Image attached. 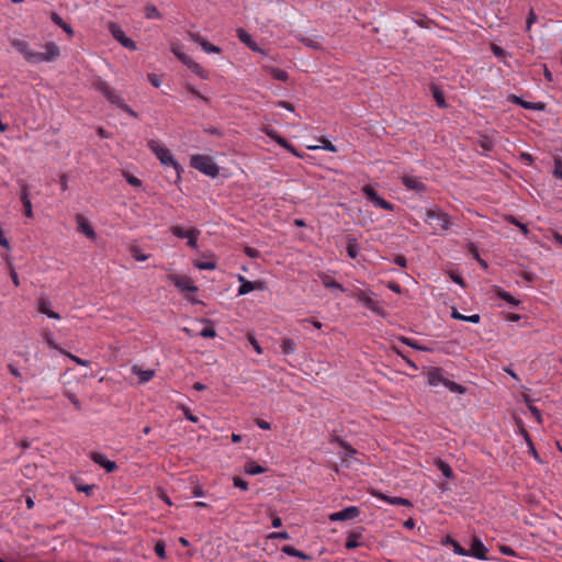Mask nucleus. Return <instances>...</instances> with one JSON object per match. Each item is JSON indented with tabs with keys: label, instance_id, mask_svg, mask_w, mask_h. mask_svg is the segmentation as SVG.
<instances>
[{
	"label": "nucleus",
	"instance_id": "obj_44",
	"mask_svg": "<svg viewBox=\"0 0 562 562\" xmlns=\"http://www.w3.org/2000/svg\"><path fill=\"white\" fill-rule=\"evenodd\" d=\"M180 409L182 411V413H183L184 417H186L188 420H190L191 423L196 424V423L199 422V417H198V416H195V415H193V414L191 413V411H190V408H189V407H187V406H181V407H180Z\"/></svg>",
	"mask_w": 562,
	"mask_h": 562
},
{
	"label": "nucleus",
	"instance_id": "obj_23",
	"mask_svg": "<svg viewBox=\"0 0 562 562\" xmlns=\"http://www.w3.org/2000/svg\"><path fill=\"white\" fill-rule=\"evenodd\" d=\"M262 289H263L262 282H251L248 280L239 285L237 295L238 296L246 295L254 290H262Z\"/></svg>",
	"mask_w": 562,
	"mask_h": 562
},
{
	"label": "nucleus",
	"instance_id": "obj_37",
	"mask_svg": "<svg viewBox=\"0 0 562 562\" xmlns=\"http://www.w3.org/2000/svg\"><path fill=\"white\" fill-rule=\"evenodd\" d=\"M194 267L199 270H214L216 269V262L214 260H195Z\"/></svg>",
	"mask_w": 562,
	"mask_h": 562
},
{
	"label": "nucleus",
	"instance_id": "obj_10",
	"mask_svg": "<svg viewBox=\"0 0 562 562\" xmlns=\"http://www.w3.org/2000/svg\"><path fill=\"white\" fill-rule=\"evenodd\" d=\"M105 98L112 103V104H115L116 106H119L120 109H122L124 112H126L127 114H130L131 116L133 117H136L137 116V113L131 109L124 101L123 97L114 89H112L110 91V93H108L105 95Z\"/></svg>",
	"mask_w": 562,
	"mask_h": 562
},
{
	"label": "nucleus",
	"instance_id": "obj_27",
	"mask_svg": "<svg viewBox=\"0 0 562 562\" xmlns=\"http://www.w3.org/2000/svg\"><path fill=\"white\" fill-rule=\"evenodd\" d=\"M321 280H322L323 285L326 289L338 290L340 292L345 291L342 284H340L339 282H337L336 280H334L333 278H330L328 276L322 274Z\"/></svg>",
	"mask_w": 562,
	"mask_h": 562
},
{
	"label": "nucleus",
	"instance_id": "obj_24",
	"mask_svg": "<svg viewBox=\"0 0 562 562\" xmlns=\"http://www.w3.org/2000/svg\"><path fill=\"white\" fill-rule=\"evenodd\" d=\"M357 301L359 303H361L364 307H367L368 310L372 311V312H375L378 313L379 312V308H378V305L376 303L373 301L372 297H370L367 293H364L363 291H360L357 295Z\"/></svg>",
	"mask_w": 562,
	"mask_h": 562
},
{
	"label": "nucleus",
	"instance_id": "obj_31",
	"mask_svg": "<svg viewBox=\"0 0 562 562\" xmlns=\"http://www.w3.org/2000/svg\"><path fill=\"white\" fill-rule=\"evenodd\" d=\"M266 469L255 461H249L245 464V472L249 475H257L263 473Z\"/></svg>",
	"mask_w": 562,
	"mask_h": 562
},
{
	"label": "nucleus",
	"instance_id": "obj_41",
	"mask_svg": "<svg viewBox=\"0 0 562 562\" xmlns=\"http://www.w3.org/2000/svg\"><path fill=\"white\" fill-rule=\"evenodd\" d=\"M437 465H438V469L441 471V473H442V475L445 477L450 479L452 476L453 472H452L451 467L448 463L439 460L437 462Z\"/></svg>",
	"mask_w": 562,
	"mask_h": 562
},
{
	"label": "nucleus",
	"instance_id": "obj_6",
	"mask_svg": "<svg viewBox=\"0 0 562 562\" xmlns=\"http://www.w3.org/2000/svg\"><path fill=\"white\" fill-rule=\"evenodd\" d=\"M109 31L114 40H116L122 46L128 49H136L135 42L127 37L125 32L121 29V26L116 23L109 24Z\"/></svg>",
	"mask_w": 562,
	"mask_h": 562
},
{
	"label": "nucleus",
	"instance_id": "obj_18",
	"mask_svg": "<svg viewBox=\"0 0 562 562\" xmlns=\"http://www.w3.org/2000/svg\"><path fill=\"white\" fill-rule=\"evenodd\" d=\"M237 37L243 44H245L252 52L263 54V50L257 45L256 42H254L251 35L244 29L237 30Z\"/></svg>",
	"mask_w": 562,
	"mask_h": 562
},
{
	"label": "nucleus",
	"instance_id": "obj_1",
	"mask_svg": "<svg viewBox=\"0 0 562 562\" xmlns=\"http://www.w3.org/2000/svg\"><path fill=\"white\" fill-rule=\"evenodd\" d=\"M11 45L31 64L52 63L60 56V48L55 42H47L44 52H34L22 40H13Z\"/></svg>",
	"mask_w": 562,
	"mask_h": 562
},
{
	"label": "nucleus",
	"instance_id": "obj_20",
	"mask_svg": "<svg viewBox=\"0 0 562 562\" xmlns=\"http://www.w3.org/2000/svg\"><path fill=\"white\" fill-rule=\"evenodd\" d=\"M513 101L516 104H519L521 108L526 110H533V111H543L544 110V103L542 102H529L522 100L520 97L513 95Z\"/></svg>",
	"mask_w": 562,
	"mask_h": 562
},
{
	"label": "nucleus",
	"instance_id": "obj_50",
	"mask_svg": "<svg viewBox=\"0 0 562 562\" xmlns=\"http://www.w3.org/2000/svg\"><path fill=\"white\" fill-rule=\"evenodd\" d=\"M537 21V15L535 11L531 9L528 13L527 21H526V30L529 31L532 26V24Z\"/></svg>",
	"mask_w": 562,
	"mask_h": 562
},
{
	"label": "nucleus",
	"instance_id": "obj_13",
	"mask_svg": "<svg viewBox=\"0 0 562 562\" xmlns=\"http://www.w3.org/2000/svg\"><path fill=\"white\" fill-rule=\"evenodd\" d=\"M364 529L362 527L356 528L347 533V541L345 543L346 549H355L363 544Z\"/></svg>",
	"mask_w": 562,
	"mask_h": 562
},
{
	"label": "nucleus",
	"instance_id": "obj_29",
	"mask_svg": "<svg viewBox=\"0 0 562 562\" xmlns=\"http://www.w3.org/2000/svg\"><path fill=\"white\" fill-rule=\"evenodd\" d=\"M431 92H432L434 99L436 100L437 105L441 109L446 108L447 103L445 100L443 91L439 87L432 86Z\"/></svg>",
	"mask_w": 562,
	"mask_h": 562
},
{
	"label": "nucleus",
	"instance_id": "obj_42",
	"mask_svg": "<svg viewBox=\"0 0 562 562\" xmlns=\"http://www.w3.org/2000/svg\"><path fill=\"white\" fill-rule=\"evenodd\" d=\"M97 89L105 97L113 89L106 81L99 80L95 82Z\"/></svg>",
	"mask_w": 562,
	"mask_h": 562
},
{
	"label": "nucleus",
	"instance_id": "obj_21",
	"mask_svg": "<svg viewBox=\"0 0 562 562\" xmlns=\"http://www.w3.org/2000/svg\"><path fill=\"white\" fill-rule=\"evenodd\" d=\"M132 372L138 376L139 383H146L155 376V370H153V369L144 370V369L139 368L138 366H133Z\"/></svg>",
	"mask_w": 562,
	"mask_h": 562
},
{
	"label": "nucleus",
	"instance_id": "obj_32",
	"mask_svg": "<svg viewBox=\"0 0 562 562\" xmlns=\"http://www.w3.org/2000/svg\"><path fill=\"white\" fill-rule=\"evenodd\" d=\"M281 551L288 555H291V557H296L299 559H302V560H308L310 557L304 553L303 551H300L291 546H284Z\"/></svg>",
	"mask_w": 562,
	"mask_h": 562
},
{
	"label": "nucleus",
	"instance_id": "obj_26",
	"mask_svg": "<svg viewBox=\"0 0 562 562\" xmlns=\"http://www.w3.org/2000/svg\"><path fill=\"white\" fill-rule=\"evenodd\" d=\"M50 303L45 300L41 299L38 302V310L41 313L45 314L49 318L59 319L60 315L54 311L50 310Z\"/></svg>",
	"mask_w": 562,
	"mask_h": 562
},
{
	"label": "nucleus",
	"instance_id": "obj_46",
	"mask_svg": "<svg viewBox=\"0 0 562 562\" xmlns=\"http://www.w3.org/2000/svg\"><path fill=\"white\" fill-rule=\"evenodd\" d=\"M452 546H453V551L456 554L461 555V557L469 555L468 550H465L459 542L452 541Z\"/></svg>",
	"mask_w": 562,
	"mask_h": 562
},
{
	"label": "nucleus",
	"instance_id": "obj_55",
	"mask_svg": "<svg viewBox=\"0 0 562 562\" xmlns=\"http://www.w3.org/2000/svg\"><path fill=\"white\" fill-rule=\"evenodd\" d=\"M172 53L178 57V59L180 61H184L186 59H188L189 55H187L186 53L181 52L180 48L178 46H175L172 47Z\"/></svg>",
	"mask_w": 562,
	"mask_h": 562
},
{
	"label": "nucleus",
	"instance_id": "obj_15",
	"mask_svg": "<svg viewBox=\"0 0 562 562\" xmlns=\"http://www.w3.org/2000/svg\"><path fill=\"white\" fill-rule=\"evenodd\" d=\"M20 199H21V202H22L23 207H24V215L26 217L32 218L33 215H34L33 214V207H32V202H31V198H30L29 184H26L25 182L21 183V195H20Z\"/></svg>",
	"mask_w": 562,
	"mask_h": 562
},
{
	"label": "nucleus",
	"instance_id": "obj_28",
	"mask_svg": "<svg viewBox=\"0 0 562 562\" xmlns=\"http://www.w3.org/2000/svg\"><path fill=\"white\" fill-rule=\"evenodd\" d=\"M381 499L391 505L412 506L411 501L403 497L381 495Z\"/></svg>",
	"mask_w": 562,
	"mask_h": 562
},
{
	"label": "nucleus",
	"instance_id": "obj_61",
	"mask_svg": "<svg viewBox=\"0 0 562 562\" xmlns=\"http://www.w3.org/2000/svg\"><path fill=\"white\" fill-rule=\"evenodd\" d=\"M256 425L260 428V429H263V430H268L271 428V425L269 422L267 420H263V419H257L256 420Z\"/></svg>",
	"mask_w": 562,
	"mask_h": 562
},
{
	"label": "nucleus",
	"instance_id": "obj_7",
	"mask_svg": "<svg viewBox=\"0 0 562 562\" xmlns=\"http://www.w3.org/2000/svg\"><path fill=\"white\" fill-rule=\"evenodd\" d=\"M362 191H363V194L366 195V198L374 206L382 209V210H386V211L393 210V205L389 201L381 198L372 187L366 186V187H363Z\"/></svg>",
	"mask_w": 562,
	"mask_h": 562
},
{
	"label": "nucleus",
	"instance_id": "obj_40",
	"mask_svg": "<svg viewBox=\"0 0 562 562\" xmlns=\"http://www.w3.org/2000/svg\"><path fill=\"white\" fill-rule=\"evenodd\" d=\"M270 72H271V76L279 81L285 82L289 79V74L282 69L272 68Z\"/></svg>",
	"mask_w": 562,
	"mask_h": 562
},
{
	"label": "nucleus",
	"instance_id": "obj_64",
	"mask_svg": "<svg viewBox=\"0 0 562 562\" xmlns=\"http://www.w3.org/2000/svg\"><path fill=\"white\" fill-rule=\"evenodd\" d=\"M183 64H184V65H186V66H187L191 71H192V70L196 67V65H198V63H196V61H194L190 56L188 57V59H186V60L183 61Z\"/></svg>",
	"mask_w": 562,
	"mask_h": 562
},
{
	"label": "nucleus",
	"instance_id": "obj_60",
	"mask_svg": "<svg viewBox=\"0 0 562 562\" xmlns=\"http://www.w3.org/2000/svg\"><path fill=\"white\" fill-rule=\"evenodd\" d=\"M76 488L79 491V492H83L86 493L87 495L91 494V492L93 491L94 486L93 485H76Z\"/></svg>",
	"mask_w": 562,
	"mask_h": 562
},
{
	"label": "nucleus",
	"instance_id": "obj_63",
	"mask_svg": "<svg viewBox=\"0 0 562 562\" xmlns=\"http://www.w3.org/2000/svg\"><path fill=\"white\" fill-rule=\"evenodd\" d=\"M492 52H493V53H494V55H495V56H497V57H503V56H505V50H504L502 47H499V46H497V45H494V44L492 45Z\"/></svg>",
	"mask_w": 562,
	"mask_h": 562
},
{
	"label": "nucleus",
	"instance_id": "obj_35",
	"mask_svg": "<svg viewBox=\"0 0 562 562\" xmlns=\"http://www.w3.org/2000/svg\"><path fill=\"white\" fill-rule=\"evenodd\" d=\"M497 296L513 306H517L519 304V301L505 290L498 289Z\"/></svg>",
	"mask_w": 562,
	"mask_h": 562
},
{
	"label": "nucleus",
	"instance_id": "obj_48",
	"mask_svg": "<svg viewBox=\"0 0 562 562\" xmlns=\"http://www.w3.org/2000/svg\"><path fill=\"white\" fill-rule=\"evenodd\" d=\"M276 142L281 145L283 148H286L288 150L292 151L294 155H297L294 147L283 137L279 136Z\"/></svg>",
	"mask_w": 562,
	"mask_h": 562
},
{
	"label": "nucleus",
	"instance_id": "obj_57",
	"mask_svg": "<svg viewBox=\"0 0 562 562\" xmlns=\"http://www.w3.org/2000/svg\"><path fill=\"white\" fill-rule=\"evenodd\" d=\"M196 76H199L202 79L207 78V72L198 64L196 67L192 70Z\"/></svg>",
	"mask_w": 562,
	"mask_h": 562
},
{
	"label": "nucleus",
	"instance_id": "obj_62",
	"mask_svg": "<svg viewBox=\"0 0 562 562\" xmlns=\"http://www.w3.org/2000/svg\"><path fill=\"white\" fill-rule=\"evenodd\" d=\"M60 188L63 191H66L68 189V177L67 175H61L59 178Z\"/></svg>",
	"mask_w": 562,
	"mask_h": 562
},
{
	"label": "nucleus",
	"instance_id": "obj_34",
	"mask_svg": "<svg viewBox=\"0 0 562 562\" xmlns=\"http://www.w3.org/2000/svg\"><path fill=\"white\" fill-rule=\"evenodd\" d=\"M319 143H321L319 145L310 146L308 148L310 149H325V150H328V151H331V153H336L337 151L336 146L331 142H329L328 139L321 138Z\"/></svg>",
	"mask_w": 562,
	"mask_h": 562
},
{
	"label": "nucleus",
	"instance_id": "obj_59",
	"mask_svg": "<svg viewBox=\"0 0 562 562\" xmlns=\"http://www.w3.org/2000/svg\"><path fill=\"white\" fill-rule=\"evenodd\" d=\"M66 395L77 409H81V403L76 395L71 393H67Z\"/></svg>",
	"mask_w": 562,
	"mask_h": 562
},
{
	"label": "nucleus",
	"instance_id": "obj_22",
	"mask_svg": "<svg viewBox=\"0 0 562 562\" xmlns=\"http://www.w3.org/2000/svg\"><path fill=\"white\" fill-rule=\"evenodd\" d=\"M296 38L305 46L313 49H322V37L319 36H306L297 35Z\"/></svg>",
	"mask_w": 562,
	"mask_h": 562
},
{
	"label": "nucleus",
	"instance_id": "obj_8",
	"mask_svg": "<svg viewBox=\"0 0 562 562\" xmlns=\"http://www.w3.org/2000/svg\"><path fill=\"white\" fill-rule=\"evenodd\" d=\"M360 515V509L357 506H349L339 512L329 515L330 521H344L357 518Z\"/></svg>",
	"mask_w": 562,
	"mask_h": 562
},
{
	"label": "nucleus",
	"instance_id": "obj_38",
	"mask_svg": "<svg viewBox=\"0 0 562 562\" xmlns=\"http://www.w3.org/2000/svg\"><path fill=\"white\" fill-rule=\"evenodd\" d=\"M445 386L452 393L464 394L467 389L449 379H447Z\"/></svg>",
	"mask_w": 562,
	"mask_h": 562
},
{
	"label": "nucleus",
	"instance_id": "obj_49",
	"mask_svg": "<svg viewBox=\"0 0 562 562\" xmlns=\"http://www.w3.org/2000/svg\"><path fill=\"white\" fill-rule=\"evenodd\" d=\"M186 88H187V90H188V92H189L190 94H192V95H194V97H196V98L201 99V100H202V101H204V102H207V101H209V99H207V98H205V97H203V95H202V94H201V93H200V92L194 88V86H192V85L188 83Z\"/></svg>",
	"mask_w": 562,
	"mask_h": 562
},
{
	"label": "nucleus",
	"instance_id": "obj_33",
	"mask_svg": "<svg viewBox=\"0 0 562 562\" xmlns=\"http://www.w3.org/2000/svg\"><path fill=\"white\" fill-rule=\"evenodd\" d=\"M296 344L291 338H284L281 344V351L283 355H293L295 352Z\"/></svg>",
	"mask_w": 562,
	"mask_h": 562
},
{
	"label": "nucleus",
	"instance_id": "obj_17",
	"mask_svg": "<svg viewBox=\"0 0 562 562\" xmlns=\"http://www.w3.org/2000/svg\"><path fill=\"white\" fill-rule=\"evenodd\" d=\"M468 552H469V555L474 557L479 560H487L486 548L483 544V542L477 538L472 539V542H471V546H470V549L468 550Z\"/></svg>",
	"mask_w": 562,
	"mask_h": 562
},
{
	"label": "nucleus",
	"instance_id": "obj_54",
	"mask_svg": "<svg viewBox=\"0 0 562 562\" xmlns=\"http://www.w3.org/2000/svg\"><path fill=\"white\" fill-rule=\"evenodd\" d=\"M155 552L156 554L164 559L166 557V551H165V543L161 542V541H158L156 544H155Z\"/></svg>",
	"mask_w": 562,
	"mask_h": 562
},
{
	"label": "nucleus",
	"instance_id": "obj_12",
	"mask_svg": "<svg viewBox=\"0 0 562 562\" xmlns=\"http://www.w3.org/2000/svg\"><path fill=\"white\" fill-rule=\"evenodd\" d=\"M189 37L192 42L199 44L203 50L207 54H218L221 53V48L216 45L209 43L204 37H202L199 33L189 32Z\"/></svg>",
	"mask_w": 562,
	"mask_h": 562
},
{
	"label": "nucleus",
	"instance_id": "obj_16",
	"mask_svg": "<svg viewBox=\"0 0 562 562\" xmlns=\"http://www.w3.org/2000/svg\"><path fill=\"white\" fill-rule=\"evenodd\" d=\"M91 460L104 468L108 473H112L117 469V464L114 461L106 459V457L99 452H92L90 454Z\"/></svg>",
	"mask_w": 562,
	"mask_h": 562
},
{
	"label": "nucleus",
	"instance_id": "obj_51",
	"mask_svg": "<svg viewBox=\"0 0 562 562\" xmlns=\"http://www.w3.org/2000/svg\"><path fill=\"white\" fill-rule=\"evenodd\" d=\"M125 179H126L127 183L133 187H136V188L142 187L140 179H138L137 177H135L133 175H125Z\"/></svg>",
	"mask_w": 562,
	"mask_h": 562
},
{
	"label": "nucleus",
	"instance_id": "obj_11",
	"mask_svg": "<svg viewBox=\"0 0 562 562\" xmlns=\"http://www.w3.org/2000/svg\"><path fill=\"white\" fill-rule=\"evenodd\" d=\"M401 182L407 190L415 191L417 193L426 191V184L417 177L405 175L401 178Z\"/></svg>",
	"mask_w": 562,
	"mask_h": 562
},
{
	"label": "nucleus",
	"instance_id": "obj_52",
	"mask_svg": "<svg viewBox=\"0 0 562 562\" xmlns=\"http://www.w3.org/2000/svg\"><path fill=\"white\" fill-rule=\"evenodd\" d=\"M72 361H75L77 364L79 366H82V367H89L90 366V361L89 360H86V359H81L75 355H71V353H66Z\"/></svg>",
	"mask_w": 562,
	"mask_h": 562
},
{
	"label": "nucleus",
	"instance_id": "obj_9",
	"mask_svg": "<svg viewBox=\"0 0 562 562\" xmlns=\"http://www.w3.org/2000/svg\"><path fill=\"white\" fill-rule=\"evenodd\" d=\"M168 279L182 292H196L198 286L193 284L192 280L187 276L170 274Z\"/></svg>",
	"mask_w": 562,
	"mask_h": 562
},
{
	"label": "nucleus",
	"instance_id": "obj_14",
	"mask_svg": "<svg viewBox=\"0 0 562 562\" xmlns=\"http://www.w3.org/2000/svg\"><path fill=\"white\" fill-rule=\"evenodd\" d=\"M427 382L431 386L443 385L447 378L443 375V371L440 368H430L426 373Z\"/></svg>",
	"mask_w": 562,
	"mask_h": 562
},
{
	"label": "nucleus",
	"instance_id": "obj_4",
	"mask_svg": "<svg viewBox=\"0 0 562 562\" xmlns=\"http://www.w3.org/2000/svg\"><path fill=\"white\" fill-rule=\"evenodd\" d=\"M425 221L432 227L434 233L448 231L450 228V216L440 209L428 210Z\"/></svg>",
	"mask_w": 562,
	"mask_h": 562
},
{
	"label": "nucleus",
	"instance_id": "obj_39",
	"mask_svg": "<svg viewBox=\"0 0 562 562\" xmlns=\"http://www.w3.org/2000/svg\"><path fill=\"white\" fill-rule=\"evenodd\" d=\"M204 322L207 324V326L200 331V336L203 338H214L216 336V331L211 325V321L204 319Z\"/></svg>",
	"mask_w": 562,
	"mask_h": 562
},
{
	"label": "nucleus",
	"instance_id": "obj_19",
	"mask_svg": "<svg viewBox=\"0 0 562 562\" xmlns=\"http://www.w3.org/2000/svg\"><path fill=\"white\" fill-rule=\"evenodd\" d=\"M330 442L337 443L342 449L340 452L342 458H352L357 453V450L349 442L339 437H335Z\"/></svg>",
	"mask_w": 562,
	"mask_h": 562
},
{
	"label": "nucleus",
	"instance_id": "obj_56",
	"mask_svg": "<svg viewBox=\"0 0 562 562\" xmlns=\"http://www.w3.org/2000/svg\"><path fill=\"white\" fill-rule=\"evenodd\" d=\"M270 539H290V536L288 532L285 531H278V532H272L270 536H269Z\"/></svg>",
	"mask_w": 562,
	"mask_h": 562
},
{
	"label": "nucleus",
	"instance_id": "obj_5",
	"mask_svg": "<svg viewBox=\"0 0 562 562\" xmlns=\"http://www.w3.org/2000/svg\"><path fill=\"white\" fill-rule=\"evenodd\" d=\"M170 231L176 237L186 239L189 247L192 249H198V238L200 235V231L198 228L186 229L179 225H176L172 226Z\"/></svg>",
	"mask_w": 562,
	"mask_h": 562
},
{
	"label": "nucleus",
	"instance_id": "obj_58",
	"mask_svg": "<svg viewBox=\"0 0 562 562\" xmlns=\"http://www.w3.org/2000/svg\"><path fill=\"white\" fill-rule=\"evenodd\" d=\"M50 20L53 21L54 24L58 25L59 27L64 24V20L61 19V16L56 13V12H53L50 14Z\"/></svg>",
	"mask_w": 562,
	"mask_h": 562
},
{
	"label": "nucleus",
	"instance_id": "obj_53",
	"mask_svg": "<svg viewBox=\"0 0 562 562\" xmlns=\"http://www.w3.org/2000/svg\"><path fill=\"white\" fill-rule=\"evenodd\" d=\"M147 79L156 88L160 87V85H161V79L156 74H148Z\"/></svg>",
	"mask_w": 562,
	"mask_h": 562
},
{
	"label": "nucleus",
	"instance_id": "obj_25",
	"mask_svg": "<svg viewBox=\"0 0 562 562\" xmlns=\"http://www.w3.org/2000/svg\"><path fill=\"white\" fill-rule=\"evenodd\" d=\"M77 222H78V231L80 233L85 234L90 239L95 238L94 229L82 216H78Z\"/></svg>",
	"mask_w": 562,
	"mask_h": 562
},
{
	"label": "nucleus",
	"instance_id": "obj_36",
	"mask_svg": "<svg viewBox=\"0 0 562 562\" xmlns=\"http://www.w3.org/2000/svg\"><path fill=\"white\" fill-rule=\"evenodd\" d=\"M145 16L146 19H161L160 12L153 3H147L145 5Z\"/></svg>",
	"mask_w": 562,
	"mask_h": 562
},
{
	"label": "nucleus",
	"instance_id": "obj_47",
	"mask_svg": "<svg viewBox=\"0 0 562 562\" xmlns=\"http://www.w3.org/2000/svg\"><path fill=\"white\" fill-rule=\"evenodd\" d=\"M233 482H234V486L235 487L240 488L243 491H247L248 490V483L244 479H241L239 476H235L233 479Z\"/></svg>",
	"mask_w": 562,
	"mask_h": 562
},
{
	"label": "nucleus",
	"instance_id": "obj_43",
	"mask_svg": "<svg viewBox=\"0 0 562 562\" xmlns=\"http://www.w3.org/2000/svg\"><path fill=\"white\" fill-rule=\"evenodd\" d=\"M508 222L516 225L517 227H519L520 231L524 233V235L529 234V229H528L527 225L524 223H520L515 216L510 215L508 217Z\"/></svg>",
	"mask_w": 562,
	"mask_h": 562
},
{
	"label": "nucleus",
	"instance_id": "obj_3",
	"mask_svg": "<svg viewBox=\"0 0 562 562\" xmlns=\"http://www.w3.org/2000/svg\"><path fill=\"white\" fill-rule=\"evenodd\" d=\"M191 166L204 173L205 176L215 178L220 173L218 166L214 162V160L206 155L195 154L191 156L190 159Z\"/></svg>",
	"mask_w": 562,
	"mask_h": 562
},
{
	"label": "nucleus",
	"instance_id": "obj_30",
	"mask_svg": "<svg viewBox=\"0 0 562 562\" xmlns=\"http://www.w3.org/2000/svg\"><path fill=\"white\" fill-rule=\"evenodd\" d=\"M346 251H347V255L352 259H356L358 257V255L360 252V247L357 244L355 238L348 239V245L346 247Z\"/></svg>",
	"mask_w": 562,
	"mask_h": 562
},
{
	"label": "nucleus",
	"instance_id": "obj_2",
	"mask_svg": "<svg viewBox=\"0 0 562 562\" xmlns=\"http://www.w3.org/2000/svg\"><path fill=\"white\" fill-rule=\"evenodd\" d=\"M149 150L159 159L161 165L173 167L179 175L181 171L180 164L175 159L171 151L165 147L159 140L150 139L147 142Z\"/></svg>",
	"mask_w": 562,
	"mask_h": 562
},
{
	"label": "nucleus",
	"instance_id": "obj_45",
	"mask_svg": "<svg viewBox=\"0 0 562 562\" xmlns=\"http://www.w3.org/2000/svg\"><path fill=\"white\" fill-rule=\"evenodd\" d=\"M553 176L557 179H562V159H560V158L554 159Z\"/></svg>",
	"mask_w": 562,
	"mask_h": 562
}]
</instances>
